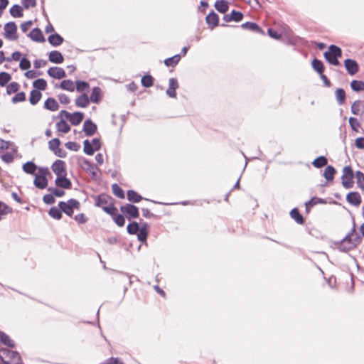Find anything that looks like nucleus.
<instances>
[{
  "label": "nucleus",
  "instance_id": "nucleus-1",
  "mask_svg": "<svg viewBox=\"0 0 364 364\" xmlns=\"http://www.w3.org/2000/svg\"><path fill=\"white\" fill-rule=\"evenodd\" d=\"M360 237L353 229L352 232L348 233L341 242L338 248L341 251L347 252L353 249L359 242Z\"/></svg>",
  "mask_w": 364,
  "mask_h": 364
},
{
  "label": "nucleus",
  "instance_id": "nucleus-2",
  "mask_svg": "<svg viewBox=\"0 0 364 364\" xmlns=\"http://www.w3.org/2000/svg\"><path fill=\"white\" fill-rule=\"evenodd\" d=\"M0 359L4 364H21V357L17 352L7 348L0 349Z\"/></svg>",
  "mask_w": 364,
  "mask_h": 364
},
{
  "label": "nucleus",
  "instance_id": "nucleus-3",
  "mask_svg": "<svg viewBox=\"0 0 364 364\" xmlns=\"http://www.w3.org/2000/svg\"><path fill=\"white\" fill-rule=\"evenodd\" d=\"M324 57L326 60L333 65H338L339 62L338 58L341 57L342 50L341 49L334 45H331L328 48V50L324 53Z\"/></svg>",
  "mask_w": 364,
  "mask_h": 364
},
{
  "label": "nucleus",
  "instance_id": "nucleus-4",
  "mask_svg": "<svg viewBox=\"0 0 364 364\" xmlns=\"http://www.w3.org/2000/svg\"><path fill=\"white\" fill-rule=\"evenodd\" d=\"M39 175L36 174L33 181V184L39 189H44L48 186V180L46 175L48 173V169L44 168H39Z\"/></svg>",
  "mask_w": 364,
  "mask_h": 364
},
{
  "label": "nucleus",
  "instance_id": "nucleus-5",
  "mask_svg": "<svg viewBox=\"0 0 364 364\" xmlns=\"http://www.w3.org/2000/svg\"><path fill=\"white\" fill-rule=\"evenodd\" d=\"M58 206L66 215L71 216L75 208L79 209L80 203L75 199H70L68 202H60Z\"/></svg>",
  "mask_w": 364,
  "mask_h": 364
},
{
  "label": "nucleus",
  "instance_id": "nucleus-6",
  "mask_svg": "<svg viewBox=\"0 0 364 364\" xmlns=\"http://www.w3.org/2000/svg\"><path fill=\"white\" fill-rule=\"evenodd\" d=\"M342 185L346 188H350L353 186V172L350 166H345L341 176Z\"/></svg>",
  "mask_w": 364,
  "mask_h": 364
},
{
  "label": "nucleus",
  "instance_id": "nucleus-7",
  "mask_svg": "<svg viewBox=\"0 0 364 364\" xmlns=\"http://www.w3.org/2000/svg\"><path fill=\"white\" fill-rule=\"evenodd\" d=\"M4 37L10 41L18 39L17 26L14 22H9L4 25Z\"/></svg>",
  "mask_w": 364,
  "mask_h": 364
},
{
  "label": "nucleus",
  "instance_id": "nucleus-8",
  "mask_svg": "<svg viewBox=\"0 0 364 364\" xmlns=\"http://www.w3.org/2000/svg\"><path fill=\"white\" fill-rule=\"evenodd\" d=\"M122 213L126 214L129 220L137 218L139 215L138 208L132 204H127L120 208Z\"/></svg>",
  "mask_w": 364,
  "mask_h": 364
},
{
  "label": "nucleus",
  "instance_id": "nucleus-9",
  "mask_svg": "<svg viewBox=\"0 0 364 364\" xmlns=\"http://www.w3.org/2000/svg\"><path fill=\"white\" fill-rule=\"evenodd\" d=\"M52 170L57 175V176H66L65 165L63 161H55L52 165Z\"/></svg>",
  "mask_w": 364,
  "mask_h": 364
},
{
  "label": "nucleus",
  "instance_id": "nucleus-10",
  "mask_svg": "<svg viewBox=\"0 0 364 364\" xmlns=\"http://www.w3.org/2000/svg\"><path fill=\"white\" fill-rule=\"evenodd\" d=\"M48 74L55 79H62L65 77V70L59 67H52L48 70Z\"/></svg>",
  "mask_w": 364,
  "mask_h": 364
},
{
  "label": "nucleus",
  "instance_id": "nucleus-11",
  "mask_svg": "<svg viewBox=\"0 0 364 364\" xmlns=\"http://www.w3.org/2000/svg\"><path fill=\"white\" fill-rule=\"evenodd\" d=\"M83 131L86 136H92L97 131V125L90 119H87L83 124Z\"/></svg>",
  "mask_w": 364,
  "mask_h": 364
},
{
  "label": "nucleus",
  "instance_id": "nucleus-12",
  "mask_svg": "<svg viewBox=\"0 0 364 364\" xmlns=\"http://www.w3.org/2000/svg\"><path fill=\"white\" fill-rule=\"evenodd\" d=\"M344 65L347 72L350 75H353L358 71V65L355 60L352 59H346L344 61Z\"/></svg>",
  "mask_w": 364,
  "mask_h": 364
},
{
  "label": "nucleus",
  "instance_id": "nucleus-13",
  "mask_svg": "<svg viewBox=\"0 0 364 364\" xmlns=\"http://www.w3.org/2000/svg\"><path fill=\"white\" fill-rule=\"evenodd\" d=\"M346 200L353 205L358 206L361 203V197L358 192H350L346 196Z\"/></svg>",
  "mask_w": 364,
  "mask_h": 364
},
{
  "label": "nucleus",
  "instance_id": "nucleus-14",
  "mask_svg": "<svg viewBox=\"0 0 364 364\" xmlns=\"http://www.w3.org/2000/svg\"><path fill=\"white\" fill-rule=\"evenodd\" d=\"M178 87V81L175 78H171L169 79V82H168V90H166V94L170 97H176V90Z\"/></svg>",
  "mask_w": 364,
  "mask_h": 364
},
{
  "label": "nucleus",
  "instance_id": "nucleus-15",
  "mask_svg": "<svg viewBox=\"0 0 364 364\" xmlns=\"http://www.w3.org/2000/svg\"><path fill=\"white\" fill-rule=\"evenodd\" d=\"M90 102V98L85 93L80 95L75 99V105L77 107H87L89 105Z\"/></svg>",
  "mask_w": 364,
  "mask_h": 364
},
{
  "label": "nucleus",
  "instance_id": "nucleus-16",
  "mask_svg": "<svg viewBox=\"0 0 364 364\" xmlns=\"http://www.w3.org/2000/svg\"><path fill=\"white\" fill-rule=\"evenodd\" d=\"M48 59L51 63L57 64L62 63L64 60L62 53L58 50L50 52Z\"/></svg>",
  "mask_w": 364,
  "mask_h": 364
},
{
  "label": "nucleus",
  "instance_id": "nucleus-17",
  "mask_svg": "<svg viewBox=\"0 0 364 364\" xmlns=\"http://www.w3.org/2000/svg\"><path fill=\"white\" fill-rule=\"evenodd\" d=\"M102 97V92L100 87H95L90 95V100L94 103H98Z\"/></svg>",
  "mask_w": 364,
  "mask_h": 364
},
{
  "label": "nucleus",
  "instance_id": "nucleus-18",
  "mask_svg": "<svg viewBox=\"0 0 364 364\" xmlns=\"http://www.w3.org/2000/svg\"><path fill=\"white\" fill-rule=\"evenodd\" d=\"M205 19L207 23L212 29L216 26H218L219 22L218 16L214 11H212L209 14H208Z\"/></svg>",
  "mask_w": 364,
  "mask_h": 364
},
{
  "label": "nucleus",
  "instance_id": "nucleus-19",
  "mask_svg": "<svg viewBox=\"0 0 364 364\" xmlns=\"http://www.w3.org/2000/svg\"><path fill=\"white\" fill-rule=\"evenodd\" d=\"M28 36L34 41L43 42L45 41L44 36L39 28L33 29L28 34Z\"/></svg>",
  "mask_w": 364,
  "mask_h": 364
},
{
  "label": "nucleus",
  "instance_id": "nucleus-20",
  "mask_svg": "<svg viewBox=\"0 0 364 364\" xmlns=\"http://www.w3.org/2000/svg\"><path fill=\"white\" fill-rule=\"evenodd\" d=\"M44 108L46 109L55 112V111L58 110L59 105H58L57 101L54 98L49 97L44 102Z\"/></svg>",
  "mask_w": 364,
  "mask_h": 364
},
{
  "label": "nucleus",
  "instance_id": "nucleus-21",
  "mask_svg": "<svg viewBox=\"0 0 364 364\" xmlns=\"http://www.w3.org/2000/svg\"><path fill=\"white\" fill-rule=\"evenodd\" d=\"M148 228H149L148 225L146 223H144L141 225V227L140 228L139 231L136 232L138 240L140 242H144L146 241L147 235H148Z\"/></svg>",
  "mask_w": 364,
  "mask_h": 364
},
{
  "label": "nucleus",
  "instance_id": "nucleus-22",
  "mask_svg": "<svg viewBox=\"0 0 364 364\" xmlns=\"http://www.w3.org/2000/svg\"><path fill=\"white\" fill-rule=\"evenodd\" d=\"M22 168L25 173L35 176L38 167L33 162L28 161L23 165Z\"/></svg>",
  "mask_w": 364,
  "mask_h": 364
},
{
  "label": "nucleus",
  "instance_id": "nucleus-23",
  "mask_svg": "<svg viewBox=\"0 0 364 364\" xmlns=\"http://www.w3.org/2000/svg\"><path fill=\"white\" fill-rule=\"evenodd\" d=\"M55 184L56 186L64 188H70L71 186V182L65 177V176H57L55 179Z\"/></svg>",
  "mask_w": 364,
  "mask_h": 364
},
{
  "label": "nucleus",
  "instance_id": "nucleus-24",
  "mask_svg": "<svg viewBox=\"0 0 364 364\" xmlns=\"http://www.w3.org/2000/svg\"><path fill=\"white\" fill-rule=\"evenodd\" d=\"M215 7L221 14H225L229 9L228 3L224 0L216 1Z\"/></svg>",
  "mask_w": 364,
  "mask_h": 364
},
{
  "label": "nucleus",
  "instance_id": "nucleus-25",
  "mask_svg": "<svg viewBox=\"0 0 364 364\" xmlns=\"http://www.w3.org/2000/svg\"><path fill=\"white\" fill-rule=\"evenodd\" d=\"M83 114L80 112H75L71 114L70 117V122L73 125H78L83 119Z\"/></svg>",
  "mask_w": 364,
  "mask_h": 364
},
{
  "label": "nucleus",
  "instance_id": "nucleus-26",
  "mask_svg": "<svg viewBox=\"0 0 364 364\" xmlns=\"http://www.w3.org/2000/svg\"><path fill=\"white\" fill-rule=\"evenodd\" d=\"M42 94L40 91L33 90L30 93L29 102L32 105H36L41 100Z\"/></svg>",
  "mask_w": 364,
  "mask_h": 364
},
{
  "label": "nucleus",
  "instance_id": "nucleus-27",
  "mask_svg": "<svg viewBox=\"0 0 364 364\" xmlns=\"http://www.w3.org/2000/svg\"><path fill=\"white\" fill-rule=\"evenodd\" d=\"M48 42L53 46H58L63 42V38L59 34H52L48 38Z\"/></svg>",
  "mask_w": 364,
  "mask_h": 364
},
{
  "label": "nucleus",
  "instance_id": "nucleus-28",
  "mask_svg": "<svg viewBox=\"0 0 364 364\" xmlns=\"http://www.w3.org/2000/svg\"><path fill=\"white\" fill-rule=\"evenodd\" d=\"M56 129L58 132L66 134L70 130V127L64 119H61L56 123Z\"/></svg>",
  "mask_w": 364,
  "mask_h": 364
},
{
  "label": "nucleus",
  "instance_id": "nucleus-29",
  "mask_svg": "<svg viewBox=\"0 0 364 364\" xmlns=\"http://www.w3.org/2000/svg\"><path fill=\"white\" fill-rule=\"evenodd\" d=\"M110 200L111 198L107 195H100L96 200L95 205L103 208L105 205L109 204Z\"/></svg>",
  "mask_w": 364,
  "mask_h": 364
},
{
  "label": "nucleus",
  "instance_id": "nucleus-30",
  "mask_svg": "<svg viewBox=\"0 0 364 364\" xmlns=\"http://www.w3.org/2000/svg\"><path fill=\"white\" fill-rule=\"evenodd\" d=\"M242 27L245 29H248L257 33H263L262 30L257 26V23L253 22H246L242 24Z\"/></svg>",
  "mask_w": 364,
  "mask_h": 364
},
{
  "label": "nucleus",
  "instance_id": "nucleus-31",
  "mask_svg": "<svg viewBox=\"0 0 364 364\" xmlns=\"http://www.w3.org/2000/svg\"><path fill=\"white\" fill-rule=\"evenodd\" d=\"M60 87L70 92H73L75 90L74 82L70 80H63L60 85Z\"/></svg>",
  "mask_w": 364,
  "mask_h": 364
},
{
  "label": "nucleus",
  "instance_id": "nucleus-32",
  "mask_svg": "<svg viewBox=\"0 0 364 364\" xmlns=\"http://www.w3.org/2000/svg\"><path fill=\"white\" fill-rule=\"evenodd\" d=\"M127 199L133 203H138L141 200L143 199V198L138 194L136 191L133 190H129L127 192Z\"/></svg>",
  "mask_w": 364,
  "mask_h": 364
},
{
  "label": "nucleus",
  "instance_id": "nucleus-33",
  "mask_svg": "<svg viewBox=\"0 0 364 364\" xmlns=\"http://www.w3.org/2000/svg\"><path fill=\"white\" fill-rule=\"evenodd\" d=\"M180 60L181 55L179 54H177L171 58H166L164 60V63L168 67H174L178 64Z\"/></svg>",
  "mask_w": 364,
  "mask_h": 364
},
{
  "label": "nucleus",
  "instance_id": "nucleus-34",
  "mask_svg": "<svg viewBox=\"0 0 364 364\" xmlns=\"http://www.w3.org/2000/svg\"><path fill=\"white\" fill-rule=\"evenodd\" d=\"M336 169L332 166H328L323 172V176L327 181H332L333 179Z\"/></svg>",
  "mask_w": 364,
  "mask_h": 364
},
{
  "label": "nucleus",
  "instance_id": "nucleus-35",
  "mask_svg": "<svg viewBox=\"0 0 364 364\" xmlns=\"http://www.w3.org/2000/svg\"><path fill=\"white\" fill-rule=\"evenodd\" d=\"M33 86L36 90H45L47 87V82L44 79L40 78L33 82Z\"/></svg>",
  "mask_w": 364,
  "mask_h": 364
},
{
  "label": "nucleus",
  "instance_id": "nucleus-36",
  "mask_svg": "<svg viewBox=\"0 0 364 364\" xmlns=\"http://www.w3.org/2000/svg\"><path fill=\"white\" fill-rule=\"evenodd\" d=\"M312 68L315 71H316L318 73H319V75L323 73L324 71V67H323V63L318 59L313 60Z\"/></svg>",
  "mask_w": 364,
  "mask_h": 364
},
{
  "label": "nucleus",
  "instance_id": "nucleus-37",
  "mask_svg": "<svg viewBox=\"0 0 364 364\" xmlns=\"http://www.w3.org/2000/svg\"><path fill=\"white\" fill-rule=\"evenodd\" d=\"M10 14L14 18H19L23 16L22 8L19 5H14L10 9Z\"/></svg>",
  "mask_w": 364,
  "mask_h": 364
},
{
  "label": "nucleus",
  "instance_id": "nucleus-38",
  "mask_svg": "<svg viewBox=\"0 0 364 364\" xmlns=\"http://www.w3.org/2000/svg\"><path fill=\"white\" fill-rule=\"evenodd\" d=\"M336 98L339 105H343L345 102L346 92L343 89L338 88L336 90Z\"/></svg>",
  "mask_w": 364,
  "mask_h": 364
},
{
  "label": "nucleus",
  "instance_id": "nucleus-39",
  "mask_svg": "<svg viewBox=\"0 0 364 364\" xmlns=\"http://www.w3.org/2000/svg\"><path fill=\"white\" fill-rule=\"evenodd\" d=\"M350 87L353 90L360 92L364 90V82L361 80H353L350 83Z\"/></svg>",
  "mask_w": 364,
  "mask_h": 364
},
{
  "label": "nucleus",
  "instance_id": "nucleus-40",
  "mask_svg": "<svg viewBox=\"0 0 364 364\" xmlns=\"http://www.w3.org/2000/svg\"><path fill=\"white\" fill-rule=\"evenodd\" d=\"M328 161L325 156H319L314 160L312 165L316 168H321L326 166Z\"/></svg>",
  "mask_w": 364,
  "mask_h": 364
},
{
  "label": "nucleus",
  "instance_id": "nucleus-41",
  "mask_svg": "<svg viewBox=\"0 0 364 364\" xmlns=\"http://www.w3.org/2000/svg\"><path fill=\"white\" fill-rule=\"evenodd\" d=\"M290 215L297 223L302 224L304 223V218L296 208L291 210Z\"/></svg>",
  "mask_w": 364,
  "mask_h": 364
},
{
  "label": "nucleus",
  "instance_id": "nucleus-42",
  "mask_svg": "<svg viewBox=\"0 0 364 364\" xmlns=\"http://www.w3.org/2000/svg\"><path fill=\"white\" fill-rule=\"evenodd\" d=\"M76 84V90L78 92H83L84 91L87 90L90 87L89 83L85 81L81 80H77L75 82Z\"/></svg>",
  "mask_w": 364,
  "mask_h": 364
},
{
  "label": "nucleus",
  "instance_id": "nucleus-43",
  "mask_svg": "<svg viewBox=\"0 0 364 364\" xmlns=\"http://www.w3.org/2000/svg\"><path fill=\"white\" fill-rule=\"evenodd\" d=\"M0 341L2 342L4 344L8 346L9 347H14V343L12 340L10 339L9 336L5 334L3 332L0 331Z\"/></svg>",
  "mask_w": 364,
  "mask_h": 364
},
{
  "label": "nucleus",
  "instance_id": "nucleus-44",
  "mask_svg": "<svg viewBox=\"0 0 364 364\" xmlns=\"http://www.w3.org/2000/svg\"><path fill=\"white\" fill-rule=\"evenodd\" d=\"M61 210L56 207H52L49 210V215L54 219L60 220L62 217Z\"/></svg>",
  "mask_w": 364,
  "mask_h": 364
},
{
  "label": "nucleus",
  "instance_id": "nucleus-45",
  "mask_svg": "<svg viewBox=\"0 0 364 364\" xmlns=\"http://www.w3.org/2000/svg\"><path fill=\"white\" fill-rule=\"evenodd\" d=\"M83 145H84V152L87 154V155H90V156H92L93 155L94 152H95V149L92 147L91 143L90 142L89 140L86 139L83 142Z\"/></svg>",
  "mask_w": 364,
  "mask_h": 364
},
{
  "label": "nucleus",
  "instance_id": "nucleus-46",
  "mask_svg": "<svg viewBox=\"0 0 364 364\" xmlns=\"http://www.w3.org/2000/svg\"><path fill=\"white\" fill-rule=\"evenodd\" d=\"M112 192L119 198H124V191L116 183L112 186Z\"/></svg>",
  "mask_w": 364,
  "mask_h": 364
},
{
  "label": "nucleus",
  "instance_id": "nucleus-47",
  "mask_svg": "<svg viewBox=\"0 0 364 364\" xmlns=\"http://www.w3.org/2000/svg\"><path fill=\"white\" fill-rule=\"evenodd\" d=\"M19 89V85L18 82H11L6 87V92L8 95H11L13 93H16Z\"/></svg>",
  "mask_w": 364,
  "mask_h": 364
},
{
  "label": "nucleus",
  "instance_id": "nucleus-48",
  "mask_svg": "<svg viewBox=\"0 0 364 364\" xmlns=\"http://www.w3.org/2000/svg\"><path fill=\"white\" fill-rule=\"evenodd\" d=\"M11 79V75L5 72L0 73V86H5Z\"/></svg>",
  "mask_w": 364,
  "mask_h": 364
},
{
  "label": "nucleus",
  "instance_id": "nucleus-49",
  "mask_svg": "<svg viewBox=\"0 0 364 364\" xmlns=\"http://www.w3.org/2000/svg\"><path fill=\"white\" fill-rule=\"evenodd\" d=\"M112 217L114 223L119 227H122L124 225L125 220L122 215L117 214L116 213Z\"/></svg>",
  "mask_w": 364,
  "mask_h": 364
},
{
  "label": "nucleus",
  "instance_id": "nucleus-50",
  "mask_svg": "<svg viewBox=\"0 0 364 364\" xmlns=\"http://www.w3.org/2000/svg\"><path fill=\"white\" fill-rule=\"evenodd\" d=\"M362 104H363V102L360 101V100L355 101L352 104L351 107H350L351 112L353 114H355V115L359 114V113H360V106H361Z\"/></svg>",
  "mask_w": 364,
  "mask_h": 364
},
{
  "label": "nucleus",
  "instance_id": "nucleus-51",
  "mask_svg": "<svg viewBox=\"0 0 364 364\" xmlns=\"http://www.w3.org/2000/svg\"><path fill=\"white\" fill-rule=\"evenodd\" d=\"M323 203V200L319 198H313L310 200L306 203V209L307 211H309L310 208L314 206L316 204Z\"/></svg>",
  "mask_w": 364,
  "mask_h": 364
},
{
  "label": "nucleus",
  "instance_id": "nucleus-52",
  "mask_svg": "<svg viewBox=\"0 0 364 364\" xmlns=\"http://www.w3.org/2000/svg\"><path fill=\"white\" fill-rule=\"evenodd\" d=\"M127 232L132 235L136 234V232L140 229V228L139 227V225L136 222H133L132 223H129L127 225Z\"/></svg>",
  "mask_w": 364,
  "mask_h": 364
},
{
  "label": "nucleus",
  "instance_id": "nucleus-53",
  "mask_svg": "<svg viewBox=\"0 0 364 364\" xmlns=\"http://www.w3.org/2000/svg\"><path fill=\"white\" fill-rule=\"evenodd\" d=\"M60 141L58 138L53 139L48 141V147L49 149L55 151L60 146Z\"/></svg>",
  "mask_w": 364,
  "mask_h": 364
},
{
  "label": "nucleus",
  "instance_id": "nucleus-54",
  "mask_svg": "<svg viewBox=\"0 0 364 364\" xmlns=\"http://www.w3.org/2000/svg\"><path fill=\"white\" fill-rule=\"evenodd\" d=\"M141 84L145 87H150L153 85V77L151 75H144L141 78Z\"/></svg>",
  "mask_w": 364,
  "mask_h": 364
},
{
  "label": "nucleus",
  "instance_id": "nucleus-55",
  "mask_svg": "<svg viewBox=\"0 0 364 364\" xmlns=\"http://www.w3.org/2000/svg\"><path fill=\"white\" fill-rule=\"evenodd\" d=\"M102 210L111 216H113L116 213H117V209L112 203L105 205Z\"/></svg>",
  "mask_w": 364,
  "mask_h": 364
},
{
  "label": "nucleus",
  "instance_id": "nucleus-56",
  "mask_svg": "<svg viewBox=\"0 0 364 364\" xmlns=\"http://www.w3.org/2000/svg\"><path fill=\"white\" fill-rule=\"evenodd\" d=\"M357 184L359 188L364 190V174L360 171L356 172Z\"/></svg>",
  "mask_w": 364,
  "mask_h": 364
},
{
  "label": "nucleus",
  "instance_id": "nucleus-57",
  "mask_svg": "<svg viewBox=\"0 0 364 364\" xmlns=\"http://www.w3.org/2000/svg\"><path fill=\"white\" fill-rule=\"evenodd\" d=\"M26 100V95L23 92H20L16 94V95L12 98V102L16 104L20 102H23Z\"/></svg>",
  "mask_w": 364,
  "mask_h": 364
},
{
  "label": "nucleus",
  "instance_id": "nucleus-58",
  "mask_svg": "<svg viewBox=\"0 0 364 364\" xmlns=\"http://www.w3.org/2000/svg\"><path fill=\"white\" fill-rule=\"evenodd\" d=\"M349 124H350V127L352 128V129L355 132L358 131V128L360 126L358 120L354 117L349 118Z\"/></svg>",
  "mask_w": 364,
  "mask_h": 364
},
{
  "label": "nucleus",
  "instance_id": "nucleus-59",
  "mask_svg": "<svg viewBox=\"0 0 364 364\" xmlns=\"http://www.w3.org/2000/svg\"><path fill=\"white\" fill-rule=\"evenodd\" d=\"M231 17L232 18V21L239 22L242 21L243 18V14L240 11H236L235 10L232 11Z\"/></svg>",
  "mask_w": 364,
  "mask_h": 364
},
{
  "label": "nucleus",
  "instance_id": "nucleus-60",
  "mask_svg": "<svg viewBox=\"0 0 364 364\" xmlns=\"http://www.w3.org/2000/svg\"><path fill=\"white\" fill-rule=\"evenodd\" d=\"M65 146L68 149H70V150H72L74 151H77L80 147V146L78 144H77L76 142H73V141L67 142L65 144Z\"/></svg>",
  "mask_w": 364,
  "mask_h": 364
},
{
  "label": "nucleus",
  "instance_id": "nucleus-61",
  "mask_svg": "<svg viewBox=\"0 0 364 364\" xmlns=\"http://www.w3.org/2000/svg\"><path fill=\"white\" fill-rule=\"evenodd\" d=\"M11 212V209L5 203L0 202V215H6Z\"/></svg>",
  "mask_w": 364,
  "mask_h": 364
},
{
  "label": "nucleus",
  "instance_id": "nucleus-62",
  "mask_svg": "<svg viewBox=\"0 0 364 364\" xmlns=\"http://www.w3.org/2000/svg\"><path fill=\"white\" fill-rule=\"evenodd\" d=\"M19 67L21 70H27L31 67L30 61L26 58H22L19 63Z\"/></svg>",
  "mask_w": 364,
  "mask_h": 364
},
{
  "label": "nucleus",
  "instance_id": "nucleus-63",
  "mask_svg": "<svg viewBox=\"0 0 364 364\" xmlns=\"http://www.w3.org/2000/svg\"><path fill=\"white\" fill-rule=\"evenodd\" d=\"M48 191L53 193V196L57 197H61L65 194V191L63 190L58 189L56 188L50 187Z\"/></svg>",
  "mask_w": 364,
  "mask_h": 364
},
{
  "label": "nucleus",
  "instance_id": "nucleus-64",
  "mask_svg": "<svg viewBox=\"0 0 364 364\" xmlns=\"http://www.w3.org/2000/svg\"><path fill=\"white\" fill-rule=\"evenodd\" d=\"M43 200L46 204H53L55 203V198L52 193L45 195L43 198Z\"/></svg>",
  "mask_w": 364,
  "mask_h": 364
}]
</instances>
